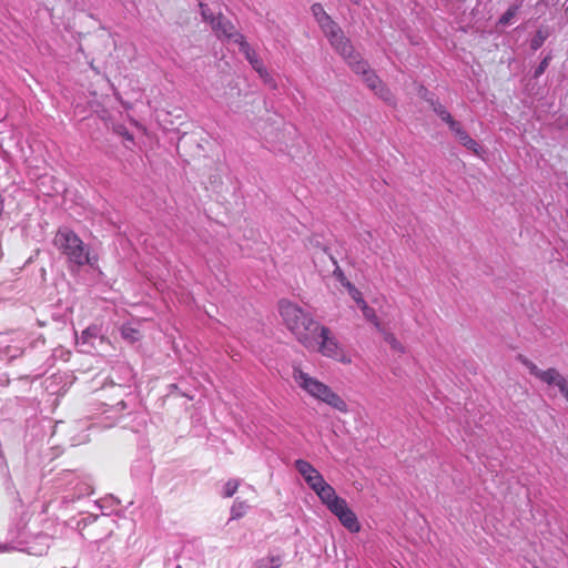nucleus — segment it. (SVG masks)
<instances>
[{
    "label": "nucleus",
    "mask_w": 568,
    "mask_h": 568,
    "mask_svg": "<svg viewBox=\"0 0 568 568\" xmlns=\"http://www.w3.org/2000/svg\"><path fill=\"white\" fill-rule=\"evenodd\" d=\"M278 312L286 328L296 339L304 347L313 348L320 323L314 320L312 314L287 300L278 302Z\"/></svg>",
    "instance_id": "f257e3e1"
},
{
    "label": "nucleus",
    "mask_w": 568,
    "mask_h": 568,
    "mask_svg": "<svg viewBox=\"0 0 568 568\" xmlns=\"http://www.w3.org/2000/svg\"><path fill=\"white\" fill-rule=\"evenodd\" d=\"M292 377L297 386L310 397L328 405L339 413L347 414L349 412L348 405L342 396L335 393L327 384L304 372L300 366L293 367Z\"/></svg>",
    "instance_id": "f03ea898"
},
{
    "label": "nucleus",
    "mask_w": 568,
    "mask_h": 568,
    "mask_svg": "<svg viewBox=\"0 0 568 568\" xmlns=\"http://www.w3.org/2000/svg\"><path fill=\"white\" fill-rule=\"evenodd\" d=\"M311 10L320 28L335 51L341 55L349 57V52H352L351 40L344 36L342 29L331 18V16L326 13L323 6L320 3H314Z\"/></svg>",
    "instance_id": "7ed1b4c3"
},
{
    "label": "nucleus",
    "mask_w": 568,
    "mask_h": 568,
    "mask_svg": "<svg viewBox=\"0 0 568 568\" xmlns=\"http://www.w3.org/2000/svg\"><path fill=\"white\" fill-rule=\"evenodd\" d=\"M55 245L78 266L94 265L98 258L91 257L83 241L71 230H60L54 239Z\"/></svg>",
    "instance_id": "20e7f679"
},
{
    "label": "nucleus",
    "mask_w": 568,
    "mask_h": 568,
    "mask_svg": "<svg viewBox=\"0 0 568 568\" xmlns=\"http://www.w3.org/2000/svg\"><path fill=\"white\" fill-rule=\"evenodd\" d=\"M312 349H316L323 356L339 363L346 365L352 363L351 356L345 353L331 329L322 324L318 325V331L315 335V346Z\"/></svg>",
    "instance_id": "39448f33"
},
{
    "label": "nucleus",
    "mask_w": 568,
    "mask_h": 568,
    "mask_svg": "<svg viewBox=\"0 0 568 568\" xmlns=\"http://www.w3.org/2000/svg\"><path fill=\"white\" fill-rule=\"evenodd\" d=\"M200 7L202 9V16L204 20L210 22L212 30L219 38H225L229 41L239 43L237 37H244L237 32L232 22L224 18L222 14L213 17L207 13V9L203 3H201Z\"/></svg>",
    "instance_id": "423d86ee"
},
{
    "label": "nucleus",
    "mask_w": 568,
    "mask_h": 568,
    "mask_svg": "<svg viewBox=\"0 0 568 568\" xmlns=\"http://www.w3.org/2000/svg\"><path fill=\"white\" fill-rule=\"evenodd\" d=\"M343 59L347 62V64L352 68V70L358 74L363 75V79L367 87L375 91L382 84L379 78L375 74L373 70L369 69V65L366 61L361 58V54L357 53L352 45V52H349V57L342 55Z\"/></svg>",
    "instance_id": "0eeeda50"
},
{
    "label": "nucleus",
    "mask_w": 568,
    "mask_h": 568,
    "mask_svg": "<svg viewBox=\"0 0 568 568\" xmlns=\"http://www.w3.org/2000/svg\"><path fill=\"white\" fill-rule=\"evenodd\" d=\"M520 362L528 368L529 373L547 385H556L559 390L568 383L567 379L556 369H540L535 363L520 356Z\"/></svg>",
    "instance_id": "6e6552de"
},
{
    "label": "nucleus",
    "mask_w": 568,
    "mask_h": 568,
    "mask_svg": "<svg viewBox=\"0 0 568 568\" xmlns=\"http://www.w3.org/2000/svg\"><path fill=\"white\" fill-rule=\"evenodd\" d=\"M335 515L339 523L351 532H358L361 524L355 513L348 507L347 501L344 499L337 506L329 510Z\"/></svg>",
    "instance_id": "1a4fd4ad"
},
{
    "label": "nucleus",
    "mask_w": 568,
    "mask_h": 568,
    "mask_svg": "<svg viewBox=\"0 0 568 568\" xmlns=\"http://www.w3.org/2000/svg\"><path fill=\"white\" fill-rule=\"evenodd\" d=\"M240 51L245 55L252 68L258 73V75L268 82L272 80L270 73L264 67L262 60L257 57L256 52L250 47L244 37H237Z\"/></svg>",
    "instance_id": "9d476101"
},
{
    "label": "nucleus",
    "mask_w": 568,
    "mask_h": 568,
    "mask_svg": "<svg viewBox=\"0 0 568 568\" xmlns=\"http://www.w3.org/2000/svg\"><path fill=\"white\" fill-rule=\"evenodd\" d=\"M184 111L181 108H173L172 111L165 110L159 115L162 126L170 131L183 123Z\"/></svg>",
    "instance_id": "9b49d317"
},
{
    "label": "nucleus",
    "mask_w": 568,
    "mask_h": 568,
    "mask_svg": "<svg viewBox=\"0 0 568 568\" xmlns=\"http://www.w3.org/2000/svg\"><path fill=\"white\" fill-rule=\"evenodd\" d=\"M450 131L456 135L459 142L475 154L479 153V144L469 136V134L463 129L458 121H455L449 125Z\"/></svg>",
    "instance_id": "f8f14e48"
},
{
    "label": "nucleus",
    "mask_w": 568,
    "mask_h": 568,
    "mask_svg": "<svg viewBox=\"0 0 568 568\" xmlns=\"http://www.w3.org/2000/svg\"><path fill=\"white\" fill-rule=\"evenodd\" d=\"M315 494L320 500L328 508V510L333 509L344 500V498L337 496L335 489L327 483L323 485Z\"/></svg>",
    "instance_id": "ddd939ff"
},
{
    "label": "nucleus",
    "mask_w": 568,
    "mask_h": 568,
    "mask_svg": "<svg viewBox=\"0 0 568 568\" xmlns=\"http://www.w3.org/2000/svg\"><path fill=\"white\" fill-rule=\"evenodd\" d=\"M121 336L126 342L133 344L142 338V333L139 328H135L129 324H124L121 326Z\"/></svg>",
    "instance_id": "4468645a"
},
{
    "label": "nucleus",
    "mask_w": 568,
    "mask_h": 568,
    "mask_svg": "<svg viewBox=\"0 0 568 568\" xmlns=\"http://www.w3.org/2000/svg\"><path fill=\"white\" fill-rule=\"evenodd\" d=\"M295 468L302 475L304 480L308 479L311 476L318 471L311 463L304 459H297L295 462Z\"/></svg>",
    "instance_id": "2eb2a0df"
},
{
    "label": "nucleus",
    "mask_w": 568,
    "mask_h": 568,
    "mask_svg": "<svg viewBox=\"0 0 568 568\" xmlns=\"http://www.w3.org/2000/svg\"><path fill=\"white\" fill-rule=\"evenodd\" d=\"M282 565V558L280 556H267L256 560L254 568H280Z\"/></svg>",
    "instance_id": "dca6fc26"
},
{
    "label": "nucleus",
    "mask_w": 568,
    "mask_h": 568,
    "mask_svg": "<svg viewBox=\"0 0 568 568\" xmlns=\"http://www.w3.org/2000/svg\"><path fill=\"white\" fill-rule=\"evenodd\" d=\"M432 106L434 112L448 124V126L454 123L456 120L452 116V114L446 110V108L439 102H432Z\"/></svg>",
    "instance_id": "f3484780"
},
{
    "label": "nucleus",
    "mask_w": 568,
    "mask_h": 568,
    "mask_svg": "<svg viewBox=\"0 0 568 568\" xmlns=\"http://www.w3.org/2000/svg\"><path fill=\"white\" fill-rule=\"evenodd\" d=\"M381 332H383L384 341L390 346L393 351L397 353L405 352L403 344L396 338V336L393 333L383 329Z\"/></svg>",
    "instance_id": "a211bd4d"
},
{
    "label": "nucleus",
    "mask_w": 568,
    "mask_h": 568,
    "mask_svg": "<svg viewBox=\"0 0 568 568\" xmlns=\"http://www.w3.org/2000/svg\"><path fill=\"white\" fill-rule=\"evenodd\" d=\"M548 37L549 32L546 29L537 30L535 37L531 39L530 48L534 51L538 50L544 44Z\"/></svg>",
    "instance_id": "6ab92c4d"
},
{
    "label": "nucleus",
    "mask_w": 568,
    "mask_h": 568,
    "mask_svg": "<svg viewBox=\"0 0 568 568\" xmlns=\"http://www.w3.org/2000/svg\"><path fill=\"white\" fill-rule=\"evenodd\" d=\"M305 481L314 493L318 491V489L326 484L324 477L320 471L315 473Z\"/></svg>",
    "instance_id": "aec40b11"
},
{
    "label": "nucleus",
    "mask_w": 568,
    "mask_h": 568,
    "mask_svg": "<svg viewBox=\"0 0 568 568\" xmlns=\"http://www.w3.org/2000/svg\"><path fill=\"white\" fill-rule=\"evenodd\" d=\"M375 93L383 99L386 103L395 105L396 101L390 90L383 83L375 90Z\"/></svg>",
    "instance_id": "412c9836"
},
{
    "label": "nucleus",
    "mask_w": 568,
    "mask_h": 568,
    "mask_svg": "<svg viewBox=\"0 0 568 568\" xmlns=\"http://www.w3.org/2000/svg\"><path fill=\"white\" fill-rule=\"evenodd\" d=\"M240 481L236 479H230L224 485V497L230 498L232 497L239 489Z\"/></svg>",
    "instance_id": "4be33fe9"
},
{
    "label": "nucleus",
    "mask_w": 568,
    "mask_h": 568,
    "mask_svg": "<svg viewBox=\"0 0 568 568\" xmlns=\"http://www.w3.org/2000/svg\"><path fill=\"white\" fill-rule=\"evenodd\" d=\"M363 316L368 322H371L378 331H382L381 322H379L374 308H372V307L367 308V311L363 312Z\"/></svg>",
    "instance_id": "5701e85b"
},
{
    "label": "nucleus",
    "mask_w": 568,
    "mask_h": 568,
    "mask_svg": "<svg viewBox=\"0 0 568 568\" xmlns=\"http://www.w3.org/2000/svg\"><path fill=\"white\" fill-rule=\"evenodd\" d=\"M329 258L335 266L334 271H333V275L343 285L347 281V277H346L345 273L343 272V270L337 265L336 260L331 255H329Z\"/></svg>",
    "instance_id": "b1692460"
},
{
    "label": "nucleus",
    "mask_w": 568,
    "mask_h": 568,
    "mask_svg": "<svg viewBox=\"0 0 568 568\" xmlns=\"http://www.w3.org/2000/svg\"><path fill=\"white\" fill-rule=\"evenodd\" d=\"M518 7H510L499 19V23L506 26L510 22V20L516 16Z\"/></svg>",
    "instance_id": "393cba45"
},
{
    "label": "nucleus",
    "mask_w": 568,
    "mask_h": 568,
    "mask_svg": "<svg viewBox=\"0 0 568 568\" xmlns=\"http://www.w3.org/2000/svg\"><path fill=\"white\" fill-rule=\"evenodd\" d=\"M113 130L118 135L122 136L126 141L132 142V143L134 142L133 135L128 131V129L124 125H122V124L115 125L113 128Z\"/></svg>",
    "instance_id": "a878e982"
},
{
    "label": "nucleus",
    "mask_w": 568,
    "mask_h": 568,
    "mask_svg": "<svg viewBox=\"0 0 568 568\" xmlns=\"http://www.w3.org/2000/svg\"><path fill=\"white\" fill-rule=\"evenodd\" d=\"M97 336V326L91 325L81 333L82 343H88L91 338Z\"/></svg>",
    "instance_id": "bb28decb"
},
{
    "label": "nucleus",
    "mask_w": 568,
    "mask_h": 568,
    "mask_svg": "<svg viewBox=\"0 0 568 568\" xmlns=\"http://www.w3.org/2000/svg\"><path fill=\"white\" fill-rule=\"evenodd\" d=\"M550 61V57H546L538 65V68L535 71V78L540 77L545 70L548 68Z\"/></svg>",
    "instance_id": "cd10ccee"
},
{
    "label": "nucleus",
    "mask_w": 568,
    "mask_h": 568,
    "mask_svg": "<svg viewBox=\"0 0 568 568\" xmlns=\"http://www.w3.org/2000/svg\"><path fill=\"white\" fill-rule=\"evenodd\" d=\"M354 302L357 304L361 300H363V295L359 290L353 291L352 295H349Z\"/></svg>",
    "instance_id": "c85d7f7f"
},
{
    "label": "nucleus",
    "mask_w": 568,
    "mask_h": 568,
    "mask_svg": "<svg viewBox=\"0 0 568 568\" xmlns=\"http://www.w3.org/2000/svg\"><path fill=\"white\" fill-rule=\"evenodd\" d=\"M343 286L347 290L348 294L352 295V292L353 291H356L357 288L355 287L354 284H352L348 280L343 284Z\"/></svg>",
    "instance_id": "c756f323"
},
{
    "label": "nucleus",
    "mask_w": 568,
    "mask_h": 568,
    "mask_svg": "<svg viewBox=\"0 0 568 568\" xmlns=\"http://www.w3.org/2000/svg\"><path fill=\"white\" fill-rule=\"evenodd\" d=\"M357 306L361 308L362 313L367 311V308H369L371 306L365 302V300H361L358 303H357Z\"/></svg>",
    "instance_id": "7c9ffc66"
},
{
    "label": "nucleus",
    "mask_w": 568,
    "mask_h": 568,
    "mask_svg": "<svg viewBox=\"0 0 568 568\" xmlns=\"http://www.w3.org/2000/svg\"><path fill=\"white\" fill-rule=\"evenodd\" d=\"M357 306L361 308L362 313L367 311V308H369L371 306L365 302V300H361L358 303H357Z\"/></svg>",
    "instance_id": "2f4dec72"
},
{
    "label": "nucleus",
    "mask_w": 568,
    "mask_h": 568,
    "mask_svg": "<svg viewBox=\"0 0 568 568\" xmlns=\"http://www.w3.org/2000/svg\"><path fill=\"white\" fill-rule=\"evenodd\" d=\"M560 393L564 395V397L568 400V383L560 389Z\"/></svg>",
    "instance_id": "473e14b6"
},
{
    "label": "nucleus",
    "mask_w": 568,
    "mask_h": 568,
    "mask_svg": "<svg viewBox=\"0 0 568 568\" xmlns=\"http://www.w3.org/2000/svg\"><path fill=\"white\" fill-rule=\"evenodd\" d=\"M240 516H241V514L240 513H235V507H233V509H232V518H237Z\"/></svg>",
    "instance_id": "72a5a7b5"
},
{
    "label": "nucleus",
    "mask_w": 568,
    "mask_h": 568,
    "mask_svg": "<svg viewBox=\"0 0 568 568\" xmlns=\"http://www.w3.org/2000/svg\"><path fill=\"white\" fill-rule=\"evenodd\" d=\"M352 2L358 4L359 0H351Z\"/></svg>",
    "instance_id": "f704fd0d"
},
{
    "label": "nucleus",
    "mask_w": 568,
    "mask_h": 568,
    "mask_svg": "<svg viewBox=\"0 0 568 568\" xmlns=\"http://www.w3.org/2000/svg\"><path fill=\"white\" fill-rule=\"evenodd\" d=\"M175 568H182L181 566H176Z\"/></svg>",
    "instance_id": "c9c22d12"
}]
</instances>
